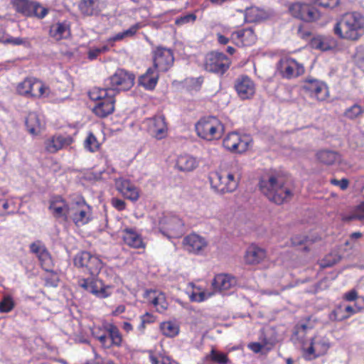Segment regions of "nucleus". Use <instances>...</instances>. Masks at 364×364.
<instances>
[{
  "instance_id": "nucleus-41",
  "label": "nucleus",
  "mask_w": 364,
  "mask_h": 364,
  "mask_svg": "<svg viewBox=\"0 0 364 364\" xmlns=\"http://www.w3.org/2000/svg\"><path fill=\"white\" fill-rule=\"evenodd\" d=\"M364 112V109L358 104H354L347 108L343 112V116L350 120H354L360 117Z\"/></svg>"
},
{
  "instance_id": "nucleus-6",
  "label": "nucleus",
  "mask_w": 364,
  "mask_h": 364,
  "mask_svg": "<svg viewBox=\"0 0 364 364\" xmlns=\"http://www.w3.org/2000/svg\"><path fill=\"white\" fill-rule=\"evenodd\" d=\"M135 76L124 69H117L105 80V88L114 91L117 95L121 91L130 90L134 85Z\"/></svg>"
},
{
  "instance_id": "nucleus-10",
  "label": "nucleus",
  "mask_w": 364,
  "mask_h": 364,
  "mask_svg": "<svg viewBox=\"0 0 364 364\" xmlns=\"http://www.w3.org/2000/svg\"><path fill=\"white\" fill-rule=\"evenodd\" d=\"M74 264L76 267L82 269L92 276H97L100 272L103 262L101 259L89 252H81L74 257Z\"/></svg>"
},
{
  "instance_id": "nucleus-42",
  "label": "nucleus",
  "mask_w": 364,
  "mask_h": 364,
  "mask_svg": "<svg viewBox=\"0 0 364 364\" xmlns=\"http://www.w3.org/2000/svg\"><path fill=\"white\" fill-rule=\"evenodd\" d=\"M207 360H210L215 363L218 364H230V360L228 358L226 353L216 350H212L207 358Z\"/></svg>"
},
{
  "instance_id": "nucleus-1",
  "label": "nucleus",
  "mask_w": 364,
  "mask_h": 364,
  "mask_svg": "<svg viewBox=\"0 0 364 364\" xmlns=\"http://www.w3.org/2000/svg\"><path fill=\"white\" fill-rule=\"evenodd\" d=\"M333 31L340 39L358 41L364 35V16L357 11L346 12L336 19Z\"/></svg>"
},
{
  "instance_id": "nucleus-44",
  "label": "nucleus",
  "mask_w": 364,
  "mask_h": 364,
  "mask_svg": "<svg viewBox=\"0 0 364 364\" xmlns=\"http://www.w3.org/2000/svg\"><path fill=\"white\" fill-rule=\"evenodd\" d=\"M109 336L111 339V344L119 346L122 342V337L119 329L113 325H111L108 328Z\"/></svg>"
},
{
  "instance_id": "nucleus-27",
  "label": "nucleus",
  "mask_w": 364,
  "mask_h": 364,
  "mask_svg": "<svg viewBox=\"0 0 364 364\" xmlns=\"http://www.w3.org/2000/svg\"><path fill=\"white\" fill-rule=\"evenodd\" d=\"M49 34L56 41L68 38L71 34L70 23L64 21L52 24L50 27Z\"/></svg>"
},
{
  "instance_id": "nucleus-38",
  "label": "nucleus",
  "mask_w": 364,
  "mask_h": 364,
  "mask_svg": "<svg viewBox=\"0 0 364 364\" xmlns=\"http://www.w3.org/2000/svg\"><path fill=\"white\" fill-rule=\"evenodd\" d=\"M149 359L151 364H178V363L171 357L161 353L149 352Z\"/></svg>"
},
{
  "instance_id": "nucleus-16",
  "label": "nucleus",
  "mask_w": 364,
  "mask_h": 364,
  "mask_svg": "<svg viewBox=\"0 0 364 364\" xmlns=\"http://www.w3.org/2000/svg\"><path fill=\"white\" fill-rule=\"evenodd\" d=\"M330 346V342L326 337L316 336L311 339L309 347H304V356L307 360H311L323 355Z\"/></svg>"
},
{
  "instance_id": "nucleus-61",
  "label": "nucleus",
  "mask_w": 364,
  "mask_h": 364,
  "mask_svg": "<svg viewBox=\"0 0 364 364\" xmlns=\"http://www.w3.org/2000/svg\"><path fill=\"white\" fill-rule=\"evenodd\" d=\"M263 345L259 343H251L248 345V348L255 353H259L262 350Z\"/></svg>"
},
{
  "instance_id": "nucleus-3",
  "label": "nucleus",
  "mask_w": 364,
  "mask_h": 364,
  "mask_svg": "<svg viewBox=\"0 0 364 364\" xmlns=\"http://www.w3.org/2000/svg\"><path fill=\"white\" fill-rule=\"evenodd\" d=\"M195 130L198 137L212 141L220 139L224 133L225 126L216 117H201L195 124Z\"/></svg>"
},
{
  "instance_id": "nucleus-26",
  "label": "nucleus",
  "mask_w": 364,
  "mask_h": 364,
  "mask_svg": "<svg viewBox=\"0 0 364 364\" xmlns=\"http://www.w3.org/2000/svg\"><path fill=\"white\" fill-rule=\"evenodd\" d=\"M198 166V161L196 158L189 154L179 155L175 164V168L182 172H190Z\"/></svg>"
},
{
  "instance_id": "nucleus-36",
  "label": "nucleus",
  "mask_w": 364,
  "mask_h": 364,
  "mask_svg": "<svg viewBox=\"0 0 364 364\" xmlns=\"http://www.w3.org/2000/svg\"><path fill=\"white\" fill-rule=\"evenodd\" d=\"M69 204L65 205L64 201H55L50 203L49 209L55 218H62L65 220H68V216H67V208Z\"/></svg>"
},
{
  "instance_id": "nucleus-5",
  "label": "nucleus",
  "mask_w": 364,
  "mask_h": 364,
  "mask_svg": "<svg viewBox=\"0 0 364 364\" xmlns=\"http://www.w3.org/2000/svg\"><path fill=\"white\" fill-rule=\"evenodd\" d=\"M301 91L306 97L318 102L327 100L330 96L327 84L313 77H306L302 81Z\"/></svg>"
},
{
  "instance_id": "nucleus-48",
  "label": "nucleus",
  "mask_w": 364,
  "mask_h": 364,
  "mask_svg": "<svg viewBox=\"0 0 364 364\" xmlns=\"http://www.w3.org/2000/svg\"><path fill=\"white\" fill-rule=\"evenodd\" d=\"M141 323L137 327L138 331L140 333H144V330L146 328V326L148 323H151L154 322V317L153 315L146 313L140 317Z\"/></svg>"
},
{
  "instance_id": "nucleus-32",
  "label": "nucleus",
  "mask_w": 364,
  "mask_h": 364,
  "mask_svg": "<svg viewBox=\"0 0 364 364\" xmlns=\"http://www.w3.org/2000/svg\"><path fill=\"white\" fill-rule=\"evenodd\" d=\"M317 160L326 165H332L341 160V154L336 151L323 149L318 151L316 154Z\"/></svg>"
},
{
  "instance_id": "nucleus-21",
  "label": "nucleus",
  "mask_w": 364,
  "mask_h": 364,
  "mask_svg": "<svg viewBox=\"0 0 364 364\" xmlns=\"http://www.w3.org/2000/svg\"><path fill=\"white\" fill-rule=\"evenodd\" d=\"M235 89L242 100L251 99L255 93V85L247 75L241 76L236 80Z\"/></svg>"
},
{
  "instance_id": "nucleus-60",
  "label": "nucleus",
  "mask_w": 364,
  "mask_h": 364,
  "mask_svg": "<svg viewBox=\"0 0 364 364\" xmlns=\"http://www.w3.org/2000/svg\"><path fill=\"white\" fill-rule=\"evenodd\" d=\"M102 346L105 348H109L111 344L107 343H108V336H107L106 333H102V335L98 336L97 338Z\"/></svg>"
},
{
  "instance_id": "nucleus-4",
  "label": "nucleus",
  "mask_w": 364,
  "mask_h": 364,
  "mask_svg": "<svg viewBox=\"0 0 364 364\" xmlns=\"http://www.w3.org/2000/svg\"><path fill=\"white\" fill-rule=\"evenodd\" d=\"M18 95L33 99H40L49 95L50 88L42 80L34 77H25L16 86Z\"/></svg>"
},
{
  "instance_id": "nucleus-62",
  "label": "nucleus",
  "mask_w": 364,
  "mask_h": 364,
  "mask_svg": "<svg viewBox=\"0 0 364 364\" xmlns=\"http://www.w3.org/2000/svg\"><path fill=\"white\" fill-rule=\"evenodd\" d=\"M5 42L14 46H18L23 44L24 43V41L21 38L11 37L7 38Z\"/></svg>"
},
{
  "instance_id": "nucleus-30",
  "label": "nucleus",
  "mask_w": 364,
  "mask_h": 364,
  "mask_svg": "<svg viewBox=\"0 0 364 364\" xmlns=\"http://www.w3.org/2000/svg\"><path fill=\"white\" fill-rule=\"evenodd\" d=\"M100 4L101 0H81L78 8L82 15L90 16L100 14Z\"/></svg>"
},
{
  "instance_id": "nucleus-46",
  "label": "nucleus",
  "mask_w": 364,
  "mask_h": 364,
  "mask_svg": "<svg viewBox=\"0 0 364 364\" xmlns=\"http://www.w3.org/2000/svg\"><path fill=\"white\" fill-rule=\"evenodd\" d=\"M15 303L13 298L9 296H5L0 301V313H9L13 310Z\"/></svg>"
},
{
  "instance_id": "nucleus-51",
  "label": "nucleus",
  "mask_w": 364,
  "mask_h": 364,
  "mask_svg": "<svg viewBox=\"0 0 364 364\" xmlns=\"http://www.w3.org/2000/svg\"><path fill=\"white\" fill-rule=\"evenodd\" d=\"M311 46L313 48L321 50H327L329 48L328 45L324 42L321 37L312 38L311 41Z\"/></svg>"
},
{
  "instance_id": "nucleus-11",
  "label": "nucleus",
  "mask_w": 364,
  "mask_h": 364,
  "mask_svg": "<svg viewBox=\"0 0 364 364\" xmlns=\"http://www.w3.org/2000/svg\"><path fill=\"white\" fill-rule=\"evenodd\" d=\"M289 12L294 18L306 23H313L321 18L320 11L309 4L294 2L289 5Z\"/></svg>"
},
{
  "instance_id": "nucleus-47",
  "label": "nucleus",
  "mask_w": 364,
  "mask_h": 364,
  "mask_svg": "<svg viewBox=\"0 0 364 364\" xmlns=\"http://www.w3.org/2000/svg\"><path fill=\"white\" fill-rule=\"evenodd\" d=\"M38 258L41 262V265L46 271L50 270L52 264V259L48 252L45 250L41 252L38 256Z\"/></svg>"
},
{
  "instance_id": "nucleus-37",
  "label": "nucleus",
  "mask_w": 364,
  "mask_h": 364,
  "mask_svg": "<svg viewBox=\"0 0 364 364\" xmlns=\"http://www.w3.org/2000/svg\"><path fill=\"white\" fill-rule=\"evenodd\" d=\"M141 28V25L139 23H136L132 25L129 28L122 32L118 33L116 35L109 38L107 39L108 43H113L123 40L126 37L134 36L137 31Z\"/></svg>"
},
{
  "instance_id": "nucleus-63",
  "label": "nucleus",
  "mask_w": 364,
  "mask_h": 364,
  "mask_svg": "<svg viewBox=\"0 0 364 364\" xmlns=\"http://www.w3.org/2000/svg\"><path fill=\"white\" fill-rule=\"evenodd\" d=\"M217 38H218V43L221 45H226L229 43L230 40H231L230 38H229L220 33L217 34Z\"/></svg>"
},
{
  "instance_id": "nucleus-23",
  "label": "nucleus",
  "mask_w": 364,
  "mask_h": 364,
  "mask_svg": "<svg viewBox=\"0 0 364 364\" xmlns=\"http://www.w3.org/2000/svg\"><path fill=\"white\" fill-rule=\"evenodd\" d=\"M236 284L235 277L230 274H220L215 277L212 285L215 291L223 292L232 289Z\"/></svg>"
},
{
  "instance_id": "nucleus-24",
  "label": "nucleus",
  "mask_w": 364,
  "mask_h": 364,
  "mask_svg": "<svg viewBox=\"0 0 364 364\" xmlns=\"http://www.w3.org/2000/svg\"><path fill=\"white\" fill-rule=\"evenodd\" d=\"M266 257L267 252L264 249L252 245L246 250L245 261L249 264H257L264 261Z\"/></svg>"
},
{
  "instance_id": "nucleus-39",
  "label": "nucleus",
  "mask_w": 364,
  "mask_h": 364,
  "mask_svg": "<svg viewBox=\"0 0 364 364\" xmlns=\"http://www.w3.org/2000/svg\"><path fill=\"white\" fill-rule=\"evenodd\" d=\"M193 291L191 294L190 298L193 301L201 302L210 297L213 293L205 291L200 287L195 284H191Z\"/></svg>"
},
{
  "instance_id": "nucleus-54",
  "label": "nucleus",
  "mask_w": 364,
  "mask_h": 364,
  "mask_svg": "<svg viewBox=\"0 0 364 364\" xmlns=\"http://www.w3.org/2000/svg\"><path fill=\"white\" fill-rule=\"evenodd\" d=\"M112 205L118 210H123L126 208L124 201L116 198L112 199Z\"/></svg>"
},
{
  "instance_id": "nucleus-45",
  "label": "nucleus",
  "mask_w": 364,
  "mask_h": 364,
  "mask_svg": "<svg viewBox=\"0 0 364 364\" xmlns=\"http://www.w3.org/2000/svg\"><path fill=\"white\" fill-rule=\"evenodd\" d=\"M26 125L30 133L35 134L40 127L37 115L34 113H30L26 119Z\"/></svg>"
},
{
  "instance_id": "nucleus-8",
  "label": "nucleus",
  "mask_w": 364,
  "mask_h": 364,
  "mask_svg": "<svg viewBox=\"0 0 364 364\" xmlns=\"http://www.w3.org/2000/svg\"><path fill=\"white\" fill-rule=\"evenodd\" d=\"M11 4L16 13L26 17L42 19L48 14V9L33 0H11Z\"/></svg>"
},
{
  "instance_id": "nucleus-17",
  "label": "nucleus",
  "mask_w": 364,
  "mask_h": 364,
  "mask_svg": "<svg viewBox=\"0 0 364 364\" xmlns=\"http://www.w3.org/2000/svg\"><path fill=\"white\" fill-rule=\"evenodd\" d=\"M183 249L189 253L201 255L208 245L207 240L196 233L186 236L183 240Z\"/></svg>"
},
{
  "instance_id": "nucleus-28",
  "label": "nucleus",
  "mask_w": 364,
  "mask_h": 364,
  "mask_svg": "<svg viewBox=\"0 0 364 364\" xmlns=\"http://www.w3.org/2000/svg\"><path fill=\"white\" fill-rule=\"evenodd\" d=\"M146 297L159 312L162 313L168 308V303L164 293L150 290L146 291Z\"/></svg>"
},
{
  "instance_id": "nucleus-53",
  "label": "nucleus",
  "mask_w": 364,
  "mask_h": 364,
  "mask_svg": "<svg viewBox=\"0 0 364 364\" xmlns=\"http://www.w3.org/2000/svg\"><path fill=\"white\" fill-rule=\"evenodd\" d=\"M362 309L361 307H358L355 306V307H353L351 306H347L345 307L344 311L348 314V315L343 316L341 318H338V320H342L344 318H348L350 315L354 314L358 311H360Z\"/></svg>"
},
{
  "instance_id": "nucleus-50",
  "label": "nucleus",
  "mask_w": 364,
  "mask_h": 364,
  "mask_svg": "<svg viewBox=\"0 0 364 364\" xmlns=\"http://www.w3.org/2000/svg\"><path fill=\"white\" fill-rule=\"evenodd\" d=\"M196 15L194 14H188L183 16L176 18L175 24L177 26H182L188 23H193L196 20Z\"/></svg>"
},
{
  "instance_id": "nucleus-49",
  "label": "nucleus",
  "mask_w": 364,
  "mask_h": 364,
  "mask_svg": "<svg viewBox=\"0 0 364 364\" xmlns=\"http://www.w3.org/2000/svg\"><path fill=\"white\" fill-rule=\"evenodd\" d=\"M314 4L325 9H334L339 4L340 0H311Z\"/></svg>"
},
{
  "instance_id": "nucleus-57",
  "label": "nucleus",
  "mask_w": 364,
  "mask_h": 364,
  "mask_svg": "<svg viewBox=\"0 0 364 364\" xmlns=\"http://www.w3.org/2000/svg\"><path fill=\"white\" fill-rule=\"evenodd\" d=\"M306 240V237L303 235H294L291 237V244L294 246L302 245Z\"/></svg>"
},
{
  "instance_id": "nucleus-56",
  "label": "nucleus",
  "mask_w": 364,
  "mask_h": 364,
  "mask_svg": "<svg viewBox=\"0 0 364 364\" xmlns=\"http://www.w3.org/2000/svg\"><path fill=\"white\" fill-rule=\"evenodd\" d=\"M297 33L303 39H307L311 36V32L308 29H305L302 25L299 26Z\"/></svg>"
},
{
  "instance_id": "nucleus-52",
  "label": "nucleus",
  "mask_w": 364,
  "mask_h": 364,
  "mask_svg": "<svg viewBox=\"0 0 364 364\" xmlns=\"http://www.w3.org/2000/svg\"><path fill=\"white\" fill-rule=\"evenodd\" d=\"M11 205V202L5 199H0V215H4L13 213L14 211V208H10Z\"/></svg>"
},
{
  "instance_id": "nucleus-59",
  "label": "nucleus",
  "mask_w": 364,
  "mask_h": 364,
  "mask_svg": "<svg viewBox=\"0 0 364 364\" xmlns=\"http://www.w3.org/2000/svg\"><path fill=\"white\" fill-rule=\"evenodd\" d=\"M101 54L99 48H92L88 51L87 57L90 60L96 59Z\"/></svg>"
},
{
  "instance_id": "nucleus-34",
  "label": "nucleus",
  "mask_w": 364,
  "mask_h": 364,
  "mask_svg": "<svg viewBox=\"0 0 364 364\" xmlns=\"http://www.w3.org/2000/svg\"><path fill=\"white\" fill-rule=\"evenodd\" d=\"M341 219L343 222H350L352 220H364V201L353 207L349 213H341Z\"/></svg>"
},
{
  "instance_id": "nucleus-15",
  "label": "nucleus",
  "mask_w": 364,
  "mask_h": 364,
  "mask_svg": "<svg viewBox=\"0 0 364 364\" xmlns=\"http://www.w3.org/2000/svg\"><path fill=\"white\" fill-rule=\"evenodd\" d=\"M154 68L158 72H166L173 65V53L171 49L158 46L152 52Z\"/></svg>"
},
{
  "instance_id": "nucleus-58",
  "label": "nucleus",
  "mask_w": 364,
  "mask_h": 364,
  "mask_svg": "<svg viewBox=\"0 0 364 364\" xmlns=\"http://www.w3.org/2000/svg\"><path fill=\"white\" fill-rule=\"evenodd\" d=\"M357 297H358V294L355 289H352V290L346 292L343 296V298L346 301H354L356 299Z\"/></svg>"
},
{
  "instance_id": "nucleus-33",
  "label": "nucleus",
  "mask_w": 364,
  "mask_h": 364,
  "mask_svg": "<svg viewBox=\"0 0 364 364\" xmlns=\"http://www.w3.org/2000/svg\"><path fill=\"white\" fill-rule=\"evenodd\" d=\"M161 229L170 232L174 236L182 228L181 220L175 216L164 217L160 222Z\"/></svg>"
},
{
  "instance_id": "nucleus-40",
  "label": "nucleus",
  "mask_w": 364,
  "mask_h": 364,
  "mask_svg": "<svg viewBox=\"0 0 364 364\" xmlns=\"http://www.w3.org/2000/svg\"><path fill=\"white\" fill-rule=\"evenodd\" d=\"M212 190L218 194L232 193L237 188V183H210Z\"/></svg>"
},
{
  "instance_id": "nucleus-55",
  "label": "nucleus",
  "mask_w": 364,
  "mask_h": 364,
  "mask_svg": "<svg viewBox=\"0 0 364 364\" xmlns=\"http://www.w3.org/2000/svg\"><path fill=\"white\" fill-rule=\"evenodd\" d=\"M30 249L33 253L36 255V256H38L39 254L41 253V252H43L46 250L44 246L41 245L39 243H36V242L32 243L30 245Z\"/></svg>"
},
{
  "instance_id": "nucleus-35",
  "label": "nucleus",
  "mask_w": 364,
  "mask_h": 364,
  "mask_svg": "<svg viewBox=\"0 0 364 364\" xmlns=\"http://www.w3.org/2000/svg\"><path fill=\"white\" fill-rule=\"evenodd\" d=\"M160 331L168 338H174L179 334L180 326L176 321H166L161 323Z\"/></svg>"
},
{
  "instance_id": "nucleus-22",
  "label": "nucleus",
  "mask_w": 364,
  "mask_h": 364,
  "mask_svg": "<svg viewBox=\"0 0 364 364\" xmlns=\"http://www.w3.org/2000/svg\"><path fill=\"white\" fill-rule=\"evenodd\" d=\"M73 138L70 135L55 134L45 141V148L49 153H56L72 144Z\"/></svg>"
},
{
  "instance_id": "nucleus-13",
  "label": "nucleus",
  "mask_w": 364,
  "mask_h": 364,
  "mask_svg": "<svg viewBox=\"0 0 364 364\" xmlns=\"http://www.w3.org/2000/svg\"><path fill=\"white\" fill-rule=\"evenodd\" d=\"M261 192L272 202L282 204L291 196L290 189L284 183H259Z\"/></svg>"
},
{
  "instance_id": "nucleus-9",
  "label": "nucleus",
  "mask_w": 364,
  "mask_h": 364,
  "mask_svg": "<svg viewBox=\"0 0 364 364\" xmlns=\"http://www.w3.org/2000/svg\"><path fill=\"white\" fill-rule=\"evenodd\" d=\"M67 216L77 226L85 225L91 220V208L82 198H78L76 201L69 203Z\"/></svg>"
},
{
  "instance_id": "nucleus-7",
  "label": "nucleus",
  "mask_w": 364,
  "mask_h": 364,
  "mask_svg": "<svg viewBox=\"0 0 364 364\" xmlns=\"http://www.w3.org/2000/svg\"><path fill=\"white\" fill-rule=\"evenodd\" d=\"M231 60L223 53L211 51L206 54L203 67L207 72L223 75L230 68Z\"/></svg>"
},
{
  "instance_id": "nucleus-64",
  "label": "nucleus",
  "mask_w": 364,
  "mask_h": 364,
  "mask_svg": "<svg viewBox=\"0 0 364 364\" xmlns=\"http://www.w3.org/2000/svg\"><path fill=\"white\" fill-rule=\"evenodd\" d=\"M124 311H125V306L119 305L112 312V315L117 316L124 313Z\"/></svg>"
},
{
  "instance_id": "nucleus-19",
  "label": "nucleus",
  "mask_w": 364,
  "mask_h": 364,
  "mask_svg": "<svg viewBox=\"0 0 364 364\" xmlns=\"http://www.w3.org/2000/svg\"><path fill=\"white\" fill-rule=\"evenodd\" d=\"M147 130L149 134L157 139H162L167 135V124L165 117L156 115L146 119Z\"/></svg>"
},
{
  "instance_id": "nucleus-25",
  "label": "nucleus",
  "mask_w": 364,
  "mask_h": 364,
  "mask_svg": "<svg viewBox=\"0 0 364 364\" xmlns=\"http://www.w3.org/2000/svg\"><path fill=\"white\" fill-rule=\"evenodd\" d=\"M159 75L157 70L149 68L146 73L139 76V84L146 90H153L156 87Z\"/></svg>"
},
{
  "instance_id": "nucleus-20",
  "label": "nucleus",
  "mask_w": 364,
  "mask_h": 364,
  "mask_svg": "<svg viewBox=\"0 0 364 364\" xmlns=\"http://www.w3.org/2000/svg\"><path fill=\"white\" fill-rule=\"evenodd\" d=\"M230 39L237 46H251L256 43L257 37L254 29L249 27L232 32Z\"/></svg>"
},
{
  "instance_id": "nucleus-2",
  "label": "nucleus",
  "mask_w": 364,
  "mask_h": 364,
  "mask_svg": "<svg viewBox=\"0 0 364 364\" xmlns=\"http://www.w3.org/2000/svg\"><path fill=\"white\" fill-rule=\"evenodd\" d=\"M115 96L112 90L105 87H94L89 92L90 98L96 102L92 109L93 113L100 118L112 114L114 111Z\"/></svg>"
},
{
  "instance_id": "nucleus-29",
  "label": "nucleus",
  "mask_w": 364,
  "mask_h": 364,
  "mask_svg": "<svg viewBox=\"0 0 364 364\" xmlns=\"http://www.w3.org/2000/svg\"><path fill=\"white\" fill-rule=\"evenodd\" d=\"M122 239L125 244L133 248L144 247L142 238L136 230L126 228L122 231Z\"/></svg>"
},
{
  "instance_id": "nucleus-31",
  "label": "nucleus",
  "mask_w": 364,
  "mask_h": 364,
  "mask_svg": "<svg viewBox=\"0 0 364 364\" xmlns=\"http://www.w3.org/2000/svg\"><path fill=\"white\" fill-rule=\"evenodd\" d=\"M117 191L124 198L131 201H136L140 196V190L134 183H117Z\"/></svg>"
},
{
  "instance_id": "nucleus-18",
  "label": "nucleus",
  "mask_w": 364,
  "mask_h": 364,
  "mask_svg": "<svg viewBox=\"0 0 364 364\" xmlns=\"http://www.w3.org/2000/svg\"><path fill=\"white\" fill-rule=\"evenodd\" d=\"M78 285L99 298H106L111 294L109 287L99 279H80L78 280Z\"/></svg>"
},
{
  "instance_id": "nucleus-43",
  "label": "nucleus",
  "mask_w": 364,
  "mask_h": 364,
  "mask_svg": "<svg viewBox=\"0 0 364 364\" xmlns=\"http://www.w3.org/2000/svg\"><path fill=\"white\" fill-rule=\"evenodd\" d=\"M85 148L90 152L99 150L100 144L93 133L90 132L84 141Z\"/></svg>"
},
{
  "instance_id": "nucleus-12",
  "label": "nucleus",
  "mask_w": 364,
  "mask_h": 364,
  "mask_svg": "<svg viewBox=\"0 0 364 364\" xmlns=\"http://www.w3.org/2000/svg\"><path fill=\"white\" fill-rule=\"evenodd\" d=\"M279 75L287 80L296 78L305 73L303 63L291 57L282 58L277 65Z\"/></svg>"
},
{
  "instance_id": "nucleus-14",
  "label": "nucleus",
  "mask_w": 364,
  "mask_h": 364,
  "mask_svg": "<svg viewBox=\"0 0 364 364\" xmlns=\"http://www.w3.org/2000/svg\"><path fill=\"white\" fill-rule=\"evenodd\" d=\"M251 139L247 135H242L236 132L228 134L223 139V146L228 151L242 154L245 152L250 146Z\"/></svg>"
}]
</instances>
